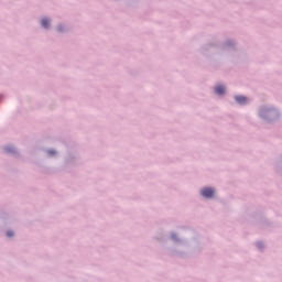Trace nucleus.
Wrapping results in <instances>:
<instances>
[{"label": "nucleus", "mask_w": 282, "mask_h": 282, "mask_svg": "<svg viewBox=\"0 0 282 282\" xmlns=\"http://www.w3.org/2000/svg\"><path fill=\"white\" fill-rule=\"evenodd\" d=\"M200 195L203 197H206L207 199H210V197H214L215 195V189L210 187H205L202 189Z\"/></svg>", "instance_id": "obj_1"}, {"label": "nucleus", "mask_w": 282, "mask_h": 282, "mask_svg": "<svg viewBox=\"0 0 282 282\" xmlns=\"http://www.w3.org/2000/svg\"><path fill=\"white\" fill-rule=\"evenodd\" d=\"M215 91H216V94H218L219 96H221V95L225 94L226 87H224V86H221V85L216 86Z\"/></svg>", "instance_id": "obj_2"}, {"label": "nucleus", "mask_w": 282, "mask_h": 282, "mask_svg": "<svg viewBox=\"0 0 282 282\" xmlns=\"http://www.w3.org/2000/svg\"><path fill=\"white\" fill-rule=\"evenodd\" d=\"M236 100L239 102V105H245V102L247 101L246 97L243 96H237Z\"/></svg>", "instance_id": "obj_3"}, {"label": "nucleus", "mask_w": 282, "mask_h": 282, "mask_svg": "<svg viewBox=\"0 0 282 282\" xmlns=\"http://www.w3.org/2000/svg\"><path fill=\"white\" fill-rule=\"evenodd\" d=\"M42 25H43V28H50V20L43 19L42 20Z\"/></svg>", "instance_id": "obj_4"}, {"label": "nucleus", "mask_w": 282, "mask_h": 282, "mask_svg": "<svg viewBox=\"0 0 282 282\" xmlns=\"http://www.w3.org/2000/svg\"><path fill=\"white\" fill-rule=\"evenodd\" d=\"M7 237H14V232L8 231V232H7Z\"/></svg>", "instance_id": "obj_5"}]
</instances>
